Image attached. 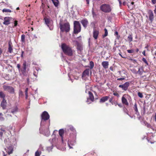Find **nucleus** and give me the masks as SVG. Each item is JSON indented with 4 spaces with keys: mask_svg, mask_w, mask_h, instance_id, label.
I'll return each mask as SVG.
<instances>
[{
    "mask_svg": "<svg viewBox=\"0 0 156 156\" xmlns=\"http://www.w3.org/2000/svg\"><path fill=\"white\" fill-rule=\"evenodd\" d=\"M62 49L64 54L69 56H72L73 52L72 48L65 43H62L61 45Z\"/></svg>",
    "mask_w": 156,
    "mask_h": 156,
    "instance_id": "f257e3e1",
    "label": "nucleus"
},
{
    "mask_svg": "<svg viewBox=\"0 0 156 156\" xmlns=\"http://www.w3.org/2000/svg\"><path fill=\"white\" fill-rule=\"evenodd\" d=\"M59 27L61 31L62 32L65 31L68 32L70 30V25L69 23H66L63 24L60 23Z\"/></svg>",
    "mask_w": 156,
    "mask_h": 156,
    "instance_id": "f03ea898",
    "label": "nucleus"
},
{
    "mask_svg": "<svg viewBox=\"0 0 156 156\" xmlns=\"http://www.w3.org/2000/svg\"><path fill=\"white\" fill-rule=\"evenodd\" d=\"M49 117L50 116L48 113L45 111H44L41 115V126L44 125L45 124V121L49 119Z\"/></svg>",
    "mask_w": 156,
    "mask_h": 156,
    "instance_id": "7ed1b4c3",
    "label": "nucleus"
},
{
    "mask_svg": "<svg viewBox=\"0 0 156 156\" xmlns=\"http://www.w3.org/2000/svg\"><path fill=\"white\" fill-rule=\"evenodd\" d=\"M81 30L80 24L79 22L77 21L74 22V31L75 34H77L80 32Z\"/></svg>",
    "mask_w": 156,
    "mask_h": 156,
    "instance_id": "20e7f679",
    "label": "nucleus"
},
{
    "mask_svg": "<svg viewBox=\"0 0 156 156\" xmlns=\"http://www.w3.org/2000/svg\"><path fill=\"white\" fill-rule=\"evenodd\" d=\"M100 9L105 12H109L111 11L110 6L108 4H104L100 6Z\"/></svg>",
    "mask_w": 156,
    "mask_h": 156,
    "instance_id": "39448f33",
    "label": "nucleus"
},
{
    "mask_svg": "<svg viewBox=\"0 0 156 156\" xmlns=\"http://www.w3.org/2000/svg\"><path fill=\"white\" fill-rule=\"evenodd\" d=\"M3 88L5 91H8L11 94L14 93V90L12 87L4 85L3 86Z\"/></svg>",
    "mask_w": 156,
    "mask_h": 156,
    "instance_id": "423d86ee",
    "label": "nucleus"
},
{
    "mask_svg": "<svg viewBox=\"0 0 156 156\" xmlns=\"http://www.w3.org/2000/svg\"><path fill=\"white\" fill-rule=\"evenodd\" d=\"M129 85V82H126L123 84L119 85V87L120 88H122V90L126 91L127 90Z\"/></svg>",
    "mask_w": 156,
    "mask_h": 156,
    "instance_id": "0eeeda50",
    "label": "nucleus"
},
{
    "mask_svg": "<svg viewBox=\"0 0 156 156\" xmlns=\"http://www.w3.org/2000/svg\"><path fill=\"white\" fill-rule=\"evenodd\" d=\"M12 19L13 20H14V19H12L11 17H5L4 18V21L3 23V24L6 25H8L10 23L9 22Z\"/></svg>",
    "mask_w": 156,
    "mask_h": 156,
    "instance_id": "6e6552de",
    "label": "nucleus"
},
{
    "mask_svg": "<svg viewBox=\"0 0 156 156\" xmlns=\"http://www.w3.org/2000/svg\"><path fill=\"white\" fill-rule=\"evenodd\" d=\"M26 62H24L23 64V66L22 69H21L20 71H21L22 74L25 76L26 74Z\"/></svg>",
    "mask_w": 156,
    "mask_h": 156,
    "instance_id": "1a4fd4ad",
    "label": "nucleus"
},
{
    "mask_svg": "<svg viewBox=\"0 0 156 156\" xmlns=\"http://www.w3.org/2000/svg\"><path fill=\"white\" fill-rule=\"evenodd\" d=\"M80 22L83 27L86 28L89 24L88 20L86 19H84L81 20Z\"/></svg>",
    "mask_w": 156,
    "mask_h": 156,
    "instance_id": "9d476101",
    "label": "nucleus"
},
{
    "mask_svg": "<svg viewBox=\"0 0 156 156\" xmlns=\"http://www.w3.org/2000/svg\"><path fill=\"white\" fill-rule=\"evenodd\" d=\"M8 151L6 148H5V150L9 154H12L13 150V148L12 145H10L9 147H7Z\"/></svg>",
    "mask_w": 156,
    "mask_h": 156,
    "instance_id": "9b49d317",
    "label": "nucleus"
},
{
    "mask_svg": "<svg viewBox=\"0 0 156 156\" xmlns=\"http://www.w3.org/2000/svg\"><path fill=\"white\" fill-rule=\"evenodd\" d=\"M149 20L151 22H152L154 18V14L153 11L151 10H149L148 11Z\"/></svg>",
    "mask_w": 156,
    "mask_h": 156,
    "instance_id": "f8f14e48",
    "label": "nucleus"
},
{
    "mask_svg": "<svg viewBox=\"0 0 156 156\" xmlns=\"http://www.w3.org/2000/svg\"><path fill=\"white\" fill-rule=\"evenodd\" d=\"M93 34V36L94 39H97L99 34V31L98 30L94 29Z\"/></svg>",
    "mask_w": 156,
    "mask_h": 156,
    "instance_id": "ddd939ff",
    "label": "nucleus"
},
{
    "mask_svg": "<svg viewBox=\"0 0 156 156\" xmlns=\"http://www.w3.org/2000/svg\"><path fill=\"white\" fill-rule=\"evenodd\" d=\"M7 105V102L5 99H2L1 104V106L2 107L3 109H5Z\"/></svg>",
    "mask_w": 156,
    "mask_h": 156,
    "instance_id": "4468645a",
    "label": "nucleus"
},
{
    "mask_svg": "<svg viewBox=\"0 0 156 156\" xmlns=\"http://www.w3.org/2000/svg\"><path fill=\"white\" fill-rule=\"evenodd\" d=\"M9 112H11V113L13 114H15L18 112V108L16 106L15 107L12 108L9 110Z\"/></svg>",
    "mask_w": 156,
    "mask_h": 156,
    "instance_id": "2eb2a0df",
    "label": "nucleus"
},
{
    "mask_svg": "<svg viewBox=\"0 0 156 156\" xmlns=\"http://www.w3.org/2000/svg\"><path fill=\"white\" fill-rule=\"evenodd\" d=\"M88 94H89V98H87V102H88L89 99L91 101H93L94 98L93 94L90 91H89Z\"/></svg>",
    "mask_w": 156,
    "mask_h": 156,
    "instance_id": "dca6fc26",
    "label": "nucleus"
},
{
    "mask_svg": "<svg viewBox=\"0 0 156 156\" xmlns=\"http://www.w3.org/2000/svg\"><path fill=\"white\" fill-rule=\"evenodd\" d=\"M109 97L108 96H106L105 97H103L102 98L100 101V103H103L105 102L106 101H107L108 98Z\"/></svg>",
    "mask_w": 156,
    "mask_h": 156,
    "instance_id": "f3484780",
    "label": "nucleus"
},
{
    "mask_svg": "<svg viewBox=\"0 0 156 156\" xmlns=\"http://www.w3.org/2000/svg\"><path fill=\"white\" fill-rule=\"evenodd\" d=\"M102 65L105 69H107L108 67V62L107 61H103L102 62Z\"/></svg>",
    "mask_w": 156,
    "mask_h": 156,
    "instance_id": "a211bd4d",
    "label": "nucleus"
},
{
    "mask_svg": "<svg viewBox=\"0 0 156 156\" xmlns=\"http://www.w3.org/2000/svg\"><path fill=\"white\" fill-rule=\"evenodd\" d=\"M122 103L126 105H129V103L127 99L123 96L122 98Z\"/></svg>",
    "mask_w": 156,
    "mask_h": 156,
    "instance_id": "6ab92c4d",
    "label": "nucleus"
},
{
    "mask_svg": "<svg viewBox=\"0 0 156 156\" xmlns=\"http://www.w3.org/2000/svg\"><path fill=\"white\" fill-rule=\"evenodd\" d=\"M133 108L134 110V111L136 112V114H139V113L138 111V108H137V105L136 103H135L134 106L133 107Z\"/></svg>",
    "mask_w": 156,
    "mask_h": 156,
    "instance_id": "aec40b11",
    "label": "nucleus"
},
{
    "mask_svg": "<svg viewBox=\"0 0 156 156\" xmlns=\"http://www.w3.org/2000/svg\"><path fill=\"white\" fill-rule=\"evenodd\" d=\"M89 69L85 70L83 73V76L88 75L89 74Z\"/></svg>",
    "mask_w": 156,
    "mask_h": 156,
    "instance_id": "412c9836",
    "label": "nucleus"
},
{
    "mask_svg": "<svg viewBox=\"0 0 156 156\" xmlns=\"http://www.w3.org/2000/svg\"><path fill=\"white\" fill-rule=\"evenodd\" d=\"M44 20L45 21V24L47 25L48 27H49V26L48 24L50 23V20L48 18H44Z\"/></svg>",
    "mask_w": 156,
    "mask_h": 156,
    "instance_id": "4be33fe9",
    "label": "nucleus"
},
{
    "mask_svg": "<svg viewBox=\"0 0 156 156\" xmlns=\"http://www.w3.org/2000/svg\"><path fill=\"white\" fill-rule=\"evenodd\" d=\"M77 50L78 51V53L80 54L81 51L83 49L82 47L81 46V45H79L77 46Z\"/></svg>",
    "mask_w": 156,
    "mask_h": 156,
    "instance_id": "5701e85b",
    "label": "nucleus"
},
{
    "mask_svg": "<svg viewBox=\"0 0 156 156\" xmlns=\"http://www.w3.org/2000/svg\"><path fill=\"white\" fill-rule=\"evenodd\" d=\"M5 94L2 91H0V98L3 99H5Z\"/></svg>",
    "mask_w": 156,
    "mask_h": 156,
    "instance_id": "b1692460",
    "label": "nucleus"
},
{
    "mask_svg": "<svg viewBox=\"0 0 156 156\" xmlns=\"http://www.w3.org/2000/svg\"><path fill=\"white\" fill-rule=\"evenodd\" d=\"M55 7H57L58 5V0H51Z\"/></svg>",
    "mask_w": 156,
    "mask_h": 156,
    "instance_id": "393cba45",
    "label": "nucleus"
},
{
    "mask_svg": "<svg viewBox=\"0 0 156 156\" xmlns=\"http://www.w3.org/2000/svg\"><path fill=\"white\" fill-rule=\"evenodd\" d=\"M39 69L38 67H36L35 68V69L37 71H34V72L33 74L36 77L37 76L38 72V69Z\"/></svg>",
    "mask_w": 156,
    "mask_h": 156,
    "instance_id": "a878e982",
    "label": "nucleus"
},
{
    "mask_svg": "<svg viewBox=\"0 0 156 156\" xmlns=\"http://www.w3.org/2000/svg\"><path fill=\"white\" fill-rule=\"evenodd\" d=\"M144 123L145 125L148 128H152V126L150 124L147 123L146 121H144Z\"/></svg>",
    "mask_w": 156,
    "mask_h": 156,
    "instance_id": "bb28decb",
    "label": "nucleus"
},
{
    "mask_svg": "<svg viewBox=\"0 0 156 156\" xmlns=\"http://www.w3.org/2000/svg\"><path fill=\"white\" fill-rule=\"evenodd\" d=\"M12 51V47L9 43L8 51L11 53Z\"/></svg>",
    "mask_w": 156,
    "mask_h": 156,
    "instance_id": "cd10ccee",
    "label": "nucleus"
},
{
    "mask_svg": "<svg viewBox=\"0 0 156 156\" xmlns=\"http://www.w3.org/2000/svg\"><path fill=\"white\" fill-rule=\"evenodd\" d=\"M64 133V131L63 129H61L59 130V133L60 136L62 137V136Z\"/></svg>",
    "mask_w": 156,
    "mask_h": 156,
    "instance_id": "c85d7f7f",
    "label": "nucleus"
},
{
    "mask_svg": "<svg viewBox=\"0 0 156 156\" xmlns=\"http://www.w3.org/2000/svg\"><path fill=\"white\" fill-rule=\"evenodd\" d=\"M90 69H92L94 66V63L92 61H90L89 63Z\"/></svg>",
    "mask_w": 156,
    "mask_h": 156,
    "instance_id": "c756f323",
    "label": "nucleus"
},
{
    "mask_svg": "<svg viewBox=\"0 0 156 156\" xmlns=\"http://www.w3.org/2000/svg\"><path fill=\"white\" fill-rule=\"evenodd\" d=\"M104 30H105V34H104V35H103V37H106V36H107L108 35V30H107V29L106 28H105L104 29Z\"/></svg>",
    "mask_w": 156,
    "mask_h": 156,
    "instance_id": "7c9ffc66",
    "label": "nucleus"
},
{
    "mask_svg": "<svg viewBox=\"0 0 156 156\" xmlns=\"http://www.w3.org/2000/svg\"><path fill=\"white\" fill-rule=\"evenodd\" d=\"M2 12H11V10L9 9H3Z\"/></svg>",
    "mask_w": 156,
    "mask_h": 156,
    "instance_id": "2f4dec72",
    "label": "nucleus"
},
{
    "mask_svg": "<svg viewBox=\"0 0 156 156\" xmlns=\"http://www.w3.org/2000/svg\"><path fill=\"white\" fill-rule=\"evenodd\" d=\"M2 116V113H0V121H3L5 119Z\"/></svg>",
    "mask_w": 156,
    "mask_h": 156,
    "instance_id": "473e14b6",
    "label": "nucleus"
},
{
    "mask_svg": "<svg viewBox=\"0 0 156 156\" xmlns=\"http://www.w3.org/2000/svg\"><path fill=\"white\" fill-rule=\"evenodd\" d=\"M25 35L24 34H23L21 36V41L23 42H25Z\"/></svg>",
    "mask_w": 156,
    "mask_h": 156,
    "instance_id": "72a5a7b5",
    "label": "nucleus"
},
{
    "mask_svg": "<svg viewBox=\"0 0 156 156\" xmlns=\"http://www.w3.org/2000/svg\"><path fill=\"white\" fill-rule=\"evenodd\" d=\"M135 74L138 73L140 75H141L142 74V72L140 71V69L139 68L138 71L135 72Z\"/></svg>",
    "mask_w": 156,
    "mask_h": 156,
    "instance_id": "f704fd0d",
    "label": "nucleus"
},
{
    "mask_svg": "<svg viewBox=\"0 0 156 156\" xmlns=\"http://www.w3.org/2000/svg\"><path fill=\"white\" fill-rule=\"evenodd\" d=\"M128 38L129 39V40L130 41H132L133 37L131 35H129V36L128 37Z\"/></svg>",
    "mask_w": 156,
    "mask_h": 156,
    "instance_id": "c9c22d12",
    "label": "nucleus"
},
{
    "mask_svg": "<svg viewBox=\"0 0 156 156\" xmlns=\"http://www.w3.org/2000/svg\"><path fill=\"white\" fill-rule=\"evenodd\" d=\"M142 60L143 61V62L145 63L147 65H149L148 63L147 62L146 59L145 58H143Z\"/></svg>",
    "mask_w": 156,
    "mask_h": 156,
    "instance_id": "e433bc0d",
    "label": "nucleus"
},
{
    "mask_svg": "<svg viewBox=\"0 0 156 156\" xmlns=\"http://www.w3.org/2000/svg\"><path fill=\"white\" fill-rule=\"evenodd\" d=\"M115 35L117 36V38L119 39V38L120 37V36L119 35H118V33L117 31L115 32Z\"/></svg>",
    "mask_w": 156,
    "mask_h": 156,
    "instance_id": "4c0bfd02",
    "label": "nucleus"
},
{
    "mask_svg": "<svg viewBox=\"0 0 156 156\" xmlns=\"http://www.w3.org/2000/svg\"><path fill=\"white\" fill-rule=\"evenodd\" d=\"M138 96L140 98H142L143 97V95L142 93L139 92L137 94Z\"/></svg>",
    "mask_w": 156,
    "mask_h": 156,
    "instance_id": "58836bf2",
    "label": "nucleus"
},
{
    "mask_svg": "<svg viewBox=\"0 0 156 156\" xmlns=\"http://www.w3.org/2000/svg\"><path fill=\"white\" fill-rule=\"evenodd\" d=\"M127 51L128 53H132L134 51L133 50H127Z\"/></svg>",
    "mask_w": 156,
    "mask_h": 156,
    "instance_id": "ea45409f",
    "label": "nucleus"
},
{
    "mask_svg": "<svg viewBox=\"0 0 156 156\" xmlns=\"http://www.w3.org/2000/svg\"><path fill=\"white\" fill-rule=\"evenodd\" d=\"M18 24V21L17 20H15L14 21V26L13 27H16L17 25Z\"/></svg>",
    "mask_w": 156,
    "mask_h": 156,
    "instance_id": "a19ab883",
    "label": "nucleus"
},
{
    "mask_svg": "<svg viewBox=\"0 0 156 156\" xmlns=\"http://www.w3.org/2000/svg\"><path fill=\"white\" fill-rule=\"evenodd\" d=\"M17 67L18 68L19 71H20L21 69L20 68V64H17Z\"/></svg>",
    "mask_w": 156,
    "mask_h": 156,
    "instance_id": "79ce46f5",
    "label": "nucleus"
},
{
    "mask_svg": "<svg viewBox=\"0 0 156 156\" xmlns=\"http://www.w3.org/2000/svg\"><path fill=\"white\" fill-rule=\"evenodd\" d=\"M3 132L2 131L0 132V138L1 140H2V135Z\"/></svg>",
    "mask_w": 156,
    "mask_h": 156,
    "instance_id": "37998d69",
    "label": "nucleus"
},
{
    "mask_svg": "<svg viewBox=\"0 0 156 156\" xmlns=\"http://www.w3.org/2000/svg\"><path fill=\"white\" fill-rule=\"evenodd\" d=\"M40 154L38 151H37L35 153V156H40Z\"/></svg>",
    "mask_w": 156,
    "mask_h": 156,
    "instance_id": "c03bdc74",
    "label": "nucleus"
},
{
    "mask_svg": "<svg viewBox=\"0 0 156 156\" xmlns=\"http://www.w3.org/2000/svg\"><path fill=\"white\" fill-rule=\"evenodd\" d=\"M129 60L131 61L134 63H136V60L133 59L131 58H130Z\"/></svg>",
    "mask_w": 156,
    "mask_h": 156,
    "instance_id": "a18cd8bd",
    "label": "nucleus"
},
{
    "mask_svg": "<svg viewBox=\"0 0 156 156\" xmlns=\"http://www.w3.org/2000/svg\"><path fill=\"white\" fill-rule=\"evenodd\" d=\"M73 42H75V44L77 46L80 45L78 42L77 41H74Z\"/></svg>",
    "mask_w": 156,
    "mask_h": 156,
    "instance_id": "49530a36",
    "label": "nucleus"
},
{
    "mask_svg": "<svg viewBox=\"0 0 156 156\" xmlns=\"http://www.w3.org/2000/svg\"><path fill=\"white\" fill-rule=\"evenodd\" d=\"M113 95L115 96H117V97H119V94L117 93H116V92L114 93Z\"/></svg>",
    "mask_w": 156,
    "mask_h": 156,
    "instance_id": "de8ad7c7",
    "label": "nucleus"
},
{
    "mask_svg": "<svg viewBox=\"0 0 156 156\" xmlns=\"http://www.w3.org/2000/svg\"><path fill=\"white\" fill-rule=\"evenodd\" d=\"M151 1L153 4H155L156 3V0H151Z\"/></svg>",
    "mask_w": 156,
    "mask_h": 156,
    "instance_id": "09e8293b",
    "label": "nucleus"
},
{
    "mask_svg": "<svg viewBox=\"0 0 156 156\" xmlns=\"http://www.w3.org/2000/svg\"><path fill=\"white\" fill-rule=\"evenodd\" d=\"M113 97H112L111 98H110L109 100V101L110 102H111L112 103H113L112 100L113 99Z\"/></svg>",
    "mask_w": 156,
    "mask_h": 156,
    "instance_id": "8fccbe9b",
    "label": "nucleus"
},
{
    "mask_svg": "<svg viewBox=\"0 0 156 156\" xmlns=\"http://www.w3.org/2000/svg\"><path fill=\"white\" fill-rule=\"evenodd\" d=\"M19 96L22 95H23V92L21 91L20 90L19 92Z\"/></svg>",
    "mask_w": 156,
    "mask_h": 156,
    "instance_id": "3c124183",
    "label": "nucleus"
},
{
    "mask_svg": "<svg viewBox=\"0 0 156 156\" xmlns=\"http://www.w3.org/2000/svg\"><path fill=\"white\" fill-rule=\"evenodd\" d=\"M125 78H120L117 79V80H124Z\"/></svg>",
    "mask_w": 156,
    "mask_h": 156,
    "instance_id": "603ef678",
    "label": "nucleus"
},
{
    "mask_svg": "<svg viewBox=\"0 0 156 156\" xmlns=\"http://www.w3.org/2000/svg\"><path fill=\"white\" fill-rule=\"evenodd\" d=\"M9 112V110H8V111L7 112V114H6V116L7 117H8V116H11V115H9V112Z\"/></svg>",
    "mask_w": 156,
    "mask_h": 156,
    "instance_id": "864d4df0",
    "label": "nucleus"
},
{
    "mask_svg": "<svg viewBox=\"0 0 156 156\" xmlns=\"http://www.w3.org/2000/svg\"><path fill=\"white\" fill-rule=\"evenodd\" d=\"M70 129L71 131H74V128L73 126H71L70 127Z\"/></svg>",
    "mask_w": 156,
    "mask_h": 156,
    "instance_id": "5fc2aeb1",
    "label": "nucleus"
},
{
    "mask_svg": "<svg viewBox=\"0 0 156 156\" xmlns=\"http://www.w3.org/2000/svg\"><path fill=\"white\" fill-rule=\"evenodd\" d=\"M28 88H27L25 90V94H28Z\"/></svg>",
    "mask_w": 156,
    "mask_h": 156,
    "instance_id": "6e6d98bb",
    "label": "nucleus"
},
{
    "mask_svg": "<svg viewBox=\"0 0 156 156\" xmlns=\"http://www.w3.org/2000/svg\"><path fill=\"white\" fill-rule=\"evenodd\" d=\"M112 105H114L115 106H116V105H118V103L116 102H113V103H112Z\"/></svg>",
    "mask_w": 156,
    "mask_h": 156,
    "instance_id": "4d7b16f0",
    "label": "nucleus"
},
{
    "mask_svg": "<svg viewBox=\"0 0 156 156\" xmlns=\"http://www.w3.org/2000/svg\"><path fill=\"white\" fill-rule=\"evenodd\" d=\"M142 54H143L144 55V56H146V54H145V50H144L143 51V52H142Z\"/></svg>",
    "mask_w": 156,
    "mask_h": 156,
    "instance_id": "13d9d810",
    "label": "nucleus"
},
{
    "mask_svg": "<svg viewBox=\"0 0 156 156\" xmlns=\"http://www.w3.org/2000/svg\"><path fill=\"white\" fill-rule=\"evenodd\" d=\"M2 49L0 48V55L2 54Z\"/></svg>",
    "mask_w": 156,
    "mask_h": 156,
    "instance_id": "bf43d9fd",
    "label": "nucleus"
},
{
    "mask_svg": "<svg viewBox=\"0 0 156 156\" xmlns=\"http://www.w3.org/2000/svg\"><path fill=\"white\" fill-rule=\"evenodd\" d=\"M1 131H2L3 132H5V130L2 128H1Z\"/></svg>",
    "mask_w": 156,
    "mask_h": 156,
    "instance_id": "052dcab7",
    "label": "nucleus"
},
{
    "mask_svg": "<svg viewBox=\"0 0 156 156\" xmlns=\"http://www.w3.org/2000/svg\"><path fill=\"white\" fill-rule=\"evenodd\" d=\"M126 114L128 115H129L130 117L131 118H133V116H131V115H130L127 112H126Z\"/></svg>",
    "mask_w": 156,
    "mask_h": 156,
    "instance_id": "680f3d73",
    "label": "nucleus"
},
{
    "mask_svg": "<svg viewBox=\"0 0 156 156\" xmlns=\"http://www.w3.org/2000/svg\"><path fill=\"white\" fill-rule=\"evenodd\" d=\"M26 95V99H27L28 98V94H25Z\"/></svg>",
    "mask_w": 156,
    "mask_h": 156,
    "instance_id": "e2e57ef3",
    "label": "nucleus"
},
{
    "mask_svg": "<svg viewBox=\"0 0 156 156\" xmlns=\"http://www.w3.org/2000/svg\"><path fill=\"white\" fill-rule=\"evenodd\" d=\"M119 2V4H120V5L122 4V2H121V1L120 0H118Z\"/></svg>",
    "mask_w": 156,
    "mask_h": 156,
    "instance_id": "0e129e2a",
    "label": "nucleus"
},
{
    "mask_svg": "<svg viewBox=\"0 0 156 156\" xmlns=\"http://www.w3.org/2000/svg\"><path fill=\"white\" fill-rule=\"evenodd\" d=\"M118 105L120 107H122V105L121 104H118Z\"/></svg>",
    "mask_w": 156,
    "mask_h": 156,
    "instance_id": "69168bd1",
    "label": "nucleus"
},
{
    "mask_svg": "<svg viewBox=\"0 0 156 156\" xmlns=\"http://www.w3.org/2000/svg\"><path fill=\"white\" fill-rule=\"evenodd\" d=\"M154 119L155 121L156 122V113H155V116H154Z\"/></svg>",
    "mask_w": 156,
    "mask_h": 156,
    "instance_id": "338daca9",
    "label": "nucleus"
},
{
    "mask_svg": "<svg viewBox=\"0 0 156 156\" xmlns=\"http://www.w3.org/2000/svg\"><path fill=\"white\" fill-rule=\"evenodd\" d=\"M154 13L156 15V9H155L154 10Z\"/></svg>",
    "mask_w": 156,
    "mask_h": 156,
    "instance_id": "774afa93",
    "label": "nucleus"
}]
</instances>
